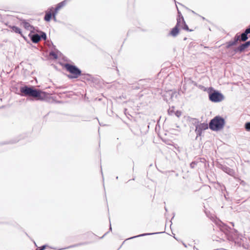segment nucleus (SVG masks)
Instances as JSON below:
<instances>
[{"label": "nucleus", "instance_id": "f257e3e1", "mask_svg": "<svg viewBox=\"0 0 250 250\" xmlns=\"http://www.w3.org/2000/svg\"><path fill=\"white\" fill-rule=\"evenodd\" d=\"M20 91L22 96L32 97L37 98L38 100H43L46 94L44 92L34 89L32 86L29 87L26 85L21 87Z\"/></svg>", "mask_w": 250, "mask_h": 250}, {"label": "nucleus", "instance_id": "f03ea898", "mask_svg": "<svg viewBox=\"0 0 250 250\" xmlns=\"http://www.w3.org/2000/svg\"><path fill=\"white\" fill-rule=\"evenodd\" d=\"M225 124L224 118L220 116H216L211 120L209 127L210 129L213 131H218L222 129Z\"/></svg>", "mask_w": 250, "mask_h": 250}, {"label": "nucleus", "instance_id": "7ed1b4c3", "mask_svg": "<svg viewBox=\"0 0 250 250\" xmlns=\"http://www.w3.org/2000/svg\"><path fill=\"white\" fill-rule=\"evenodd\" d=\"M71 0H64L59 3H58L56 8L54 9V11L53 13H51V11L53 9V8L52 7L50 9L49 12H47L45 13V16L44 17V20L46 21H49L51 19L52 16L54 21L56 20V16L58 12V11L62 7L65 6L68 1H70Z\"/></svg>", "mask_w": 250, "mask_h": 250}, {"label": "nucleus", "instance_id": "20e7f679", "mask_svg": "<svg viewBox=\"0 0 250 250\" xmlns=\"http://www.w3.org/2000/svg\"><path fill=\"white\" fill-rule=\"evenodd\" d=\"M209 99L214 103H219L224 99V95L218 91L214 90L212 87L208 89Z\"/></svg>", "mask_w": 250, "mask_h": 250}, {"label": "nucleus", "instance_id": "39448f33", "mask_svg": "<svg viewBox=\"0 0 250 250\" xmlns=\"http://www.w3.org/2000/svg\"><path fill=\"white\" fill-rule=\"evenodd\" d=\"M65 68L72 74V75H68L67 76L69 79H76L81 75V70L75 65L66 63L65 64Z\"/></svg>", "mask_w": 250, "mask_h": 250}, {"label": "nucleus", "instance_id": "423d86ee", "mask_svg": "<svg viewBox=\"0 0 250 250\" xmlns=\"http://www.w3.org/2000/svg\"><path fill=\"white\" fill-rule=\"evenodd\" d=\"M195 132L197 136H200L202 133L203 130H206L208 128V125L206 123L197 124L195 126Z\"/></svg>", "mask_w": 250, "mask_h": 250}, {"label": "nucleus", "instance_id": "0eeeda50", "mask_svg": "<svg viewBox=\"0 0 250 250\" xmlns=\"http://www.w3.org/2000/svg\"><path fill=\"white\" fill-rule=\"evenodd\" d=\"M250 45V41L246 42L244 43H243L239 45L237 48L235 49L234 51L235 52H242L245 49L248 48Z\"/></svg>", "mask_w": 250, "mask_h": 250}, {"label": "nucleus", "instance_id": "6e6552de", "mask_svg": "<svg viewBox=\"0 0 250 250\" xmlns=\"http://www.w3.org/2000/svg\"><path fill=\"white\" fill-rule=\"evenodd\" d=\"M239 40L240 36L238 35V34H236L234 38L233 41H230L226 43V48H229L231 46L236 45L237 43L239 41Z\"/></svg>", "mask_w": 250, "mask_h": 250}, {"label": "nucleus", "instance_id": "1a4fd4ad", "mask_svg": "<svg viewBox=\"0 0 250 250\" xmlns=\"http://www.w3.org/2000/svg\"><path fill=\"white\" fill-rule=\"evenodd\" d=\"M178 14L179 15V17L177 19V23L175 25V27H177L178 28L180 27H182L183 26V23H184V19L182 16H181V13L178 10Z\"/></svg>", "mask_w": 250, "mask_h": 250}, {"label": "nucleus", "instance_id": "9d476101", "mask_svg": "<svg viewBox=\"0 0 250 250\" xmlns=\"http://www.w3.org/2000/svg\"><path fill=\"white\" fill-rule=\"evenodd\" d=\"M30 39L33 42L37 43L41 40V37L38 34H34L30 36Z\"/></svg>", "mask_w": 250, "mask_h": 250}, {"label": "nucleus", "instance_id": "9b49d317", "mask_svg": "<svg viewBox=\"0 0 250 250\" xmlns=\"http://www.w3.org/2000/svg\"><path fill=\"white\" fill-rule=\"evenodd\" d=\"M222 170L226 173H228V174L230 175H233L234 173V171L227 167H226V166H224L222 167Z\"/></svg>", "mask_w": 250, "mask_h": 250}, {"label": "nucleus", "instance_id": "f8f14e48", "mask_svg": "<svg viewBox=\"0 0 250 250\" xmlns=\"http://www.w3.org/2000/svg\"><path fill=\"white\" fill-rule=\"evenodd\" d=\"M179 28L175 26L174 28H173L172 29L169 34H170V35L175 37L178 35V34L179 33Z\"/></svg>", "mask_w": 250, "mask_h": 250}, {"label": "nucleus", "instance_id": "ddd939ff", "mask_svg": "<svg viewBox=\"0 0 250 250\" xmlns=\"http://www.w3.org/2000/svg\"><path fill=\"white\" fill-rule=\"evenodd\" d=\"M248 34L244 31V32L242 33L240 36L239 41L242 42L246 41L248 39Z\"/></svg>", "mask_w": 250, "mask_h": 250}, {"label": "nucleus", "instance_id": "4468645a", "mask_svg": "<svg viewBox=\"0 0 250 250\" xmlns=\"http://www.w3.org/2000/svg\"><path fill=\"white\" fill-rule=\"evenodd\" d=\"M161 233V232L143 233V234L138 235L137 236L131 237L129 238L128 239H131L134 238L139 237H141V236H146V235H153V234H159V233Z\"/></svg>", "mask_w": 250, "mask_h": 250}, {"label": "nucleus", "instance_id": "2eb2a0df", "mask_svg": "<svg viewBox=\"0 0 250 250\" xmlns=\"http://www.w3.org/2000/svg\"><path fill=\"white\" fill-rule=\"evenodd\" d=\"M22 24L25 28L28 30H30L32 28L29 22H27L25 20H23L21 22Z\"/></svg>", "mask_w": 250, "mask_h": 250}, {"label": "nucleus", "instance_id": "dca6fc26", "mask_svg": "<svg viewBox=\"0 0 250 250\" xmlns=\"http://www.w3.org/2000/svg\"><path fill=\"white\" fill-rule=\"evenodd\" d=\"M12 31L16 33L21 34V31L20 28L16 26H13L11 27Z\"/></svg>", "mask_w": 250, "mask_h": 250}, {"label": "nucleus", "instance_id": "f3484780", "mask_svg": "<svg viewBox=\"0 0 250 250\" xmlns=\"http://www.w3.org/2000/svg\"><path fill=\"white\" fill-rule=\"evenodd\" d=\"M168 94L170 95V97L171 99H173L174 97L176 98L178 95V93L177 92H168Z\"/></svg>", "mask_w": 250, "mask_h": 250}, {"label": "nucleus", "instance_id": "a211bd4d", "mask_svg": "<svg viewBox=\"0 0 250 250\" xmlns=\"http://www.w3.org/2000/svg\"><path fill=\"white\" fill-rule=\"evenodd\" d=\"M182 27L184 30H185L187 31H191V30L189 29L188 26L186 23V22L185 21H184V23H183V26H182Z\"/></svg>", "mask_w": 250, "mask_h": 250}, {"label": "nucleus", "instance_id": "6ab92c4d", "mask_svg": "<svg viewBox=\"0 0 250 250\" xmlns=\"http://www.w3.org/2000/svg\"><path fill=\"white\" fill-rule=\"evenodd\" d=\"M40 37H41V39H42L44 40H46V34L45 32H41V34Z\"/></svg>", "mask_w": 250, "mask_h": 250}, {"label": "nucleus", "instance_id": "aec40b11", "mask_svg": "<svg viewBox=\"0 0 250 250\" xmlns=\"http://www.w3.org/2000/svg\"><path fill=\"white\" fill-rule=\"evenodd\" d=\"M245 128L248 131H250V122H247L245 125Z\"/></svg>", "mask_w": 250, "mask_h": 250}, {"label": "nucleus", "instance_id": "412c9836", "mask_svg": "<svg viewBox=\"0 0 250 250\" xmlns=\"http://www.w3.org/2000/svg\"><path fill=\"white\" fill-rule=\"evenodd\" d=\"M50 55L52 56H53L54 58L57 59V55L55 53L53 52H51L50 53Z\"/></svg>", "mask_w": 250, "mask_h": 250}, {"label": "nucleus", "instance_id": "4be33fe9", "mask_svg": "<svg viewBox=\"0 0 250 250\" xmlns=\"http://www.w3.org/2000/svg\"><path fill=\"white\" fill-rule=\"evenodd\" d=\"M245 32L248 35L249 34H250V27H249V28H247Z\"/></svg>", "mask_w": 250, "mask_h": 250}, {"label": "nucleus", "instance_id": "5701e85b", "mask_svg": "<svg viewBox=\"0 0 250 250\" xmlns=\"http://www.w3.org/2000/svg\"><path fill=\"white\" fill-rule=\"evenodd\" d=\"M181 112L178 111H177L176 113H175V115L176 116H177L178 117H179L180 116H181Z\"/></svg>", "mask_w": 250, "mask_h": 250}, {"label": "nucleus", "instance_id": "b1692460", "mask_svg": "<svg viewBox=\"0 0 250 250\" xmlns=\"http://www.w3.org/2000/svg\"><path fill=\"white\" fill-rule=\"evenodd\" d=\"M196 165V164L194 163V162H192L191 164H190V167H191L192 168H193L194 167V166Z\"/></svg>", "mask_w": 250, "mask_h": 250}, {"label": "nucleus", "instance_id": "393cba45", "mask_svg": "<svg viewBox=\"0 0 250 250\" xmlns=\"http://www.w3.org/2000/svg\"><path fill=\"white\" fill-rule=\"evenodd\" d=\"M45 246H42L40 249H37V250H44L45 248Z\"/></svg>", "mask_w": 250, "mask_h": 250}, {"label": "nucleus", "instance_id": "a878e982", "mask_svg": "<svg viewBox=\"0 0 250 250\" xmlns=\"http://www.w3.org/2000/svg\"><path fill=\"white\" fill-rule=\"evenodd\" d=\"M190 11L194 14L197 15V14L193 10H190Z\"/></svg>", "mask_w": 250, "mask_h": 250}, {"label": "nucleus", "instance_id": "bb28decb", "mask_svg": "<svg viewBox=\"0 0 250 250\" xmlns=\"http://www.w3.org/2000/svg\"><path fill=\"white\" fill-rule=\"evenodd\" d=\"M187 82H188V83H192V82L190 80H188L187 81Z\"/></svg>", "mask_w": 250, "mask_h": 250}, {"label": "nucleus", "instance_id": "cd10ccee", "mask_svg": "<svg viewBox=\"0 0 250 250\" xmlns=\"http://www.w3.org/2000/svg\"><path fill=\"white\" fill-rule=\"evenodd\" d=\"M109 229H110V230H111V229H112V228H111V225H110V228H109Z\"/></svg>", "mask_w": 250, "mask_h": 250}, {"label": "nucleus", "instance_id": "c85d7f7f", "mask_svg": "<svg viewBox=\"0 0 250 250\" xmlns=\"http://www.w3.org/2000/svg\"><path fill=\"white\" fill-rule=\"evenodd\" d=\"M184 245L185 246V247H187V246L185 244H184Z\"/></svg>", "mask_w": 250, "mask_h": 250}, {"label": "nucleus", "instance_id": "c756f323", "mask_svg": "<svg viewBox=\"0 0 250 250\" xmlns=\"http://www.w3.org/2000/svg\"><path fill=\"white\" fill-rule=\"evenodd\" d=\"M54 250H57L56 248H53Z\"/></svg>", "mask_w": 250, "mask_h": 250}]
</instances>
